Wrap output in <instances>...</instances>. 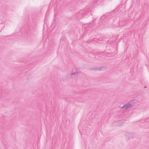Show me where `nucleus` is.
Returning <instances> with one entry per match:
<instances>
[{
	"instance_id": "11",
	"label": "nucleus",
	"mask_w": 149,
	"mask_h": 149,
	"mask_svg": "<svg viewBox=\"0 0 149 149\" xmlns=\"http://www.w3.org/2000/svg\"><path fill=\"white\" fill-rule=\"evenodd\" d=\"M94 115L93 114H92L91 115H90L89 116V118L90 119V121H92L93 120V118L94 117Z\"/></svg>"
},
{
	"instance_id": "6",
	"label": "nucleus",
	"mask_w": 149,
	"mask_h": 149,
	"mask_svg": "<svg viewBox=\"0 0 149 149\" xmlns=\"http://www.w3.org/2000/svg\"><path fill=\"white\" fill-rule=\"evenodd\" d=\"M128 22V19H125L120 18V19L119 25L120 27H125V26L127 24Z\"/></svg>"
},
{
	"instance_id": "13",
	"label": "nucleus",
	"mask_w": 149,
	"mask_h": 149,
	"mask_svg": "<svg viewBox=\"0 0 149 149\" xmlns=\"http://www.w3.org/2000/svg\"><path fill=\"white\" fill-rule=\"evenodd\" d=\"M113 41H110V40H109L107 42V44H110L111 45H113Z\"/></svg>"
},
{
	"instance_id": "10",
	"label": "nucleus",
	"mask_w": 149,
	"mask_h": 149,
	"mask_svg": "<svg viewBox=\"0 0 149 149\" xmlns=\"http://www.w3.org/2000/svg\"><path fill=\"white\" fill-rule=\"evenodd\" d=\"M123 120H120L117 122H115V123L117 124L118 126L122 125H123Z\"/></svg>"
},
{
	"instance_id": "9",
	"label": "nucleus",
	"mask_w": 149,
	"mask_h": 149,
	"mask_svg": "<svg viewBox=\"0 0 149 149\" xmlns=\"http://www.w3.org/2000/svg\"><path fill=\"white\" fill-rule=\"evenodd\" d=\"M106 69V68L105 67L102 66L100 68H94L93 70H105Z\"/></svg>"
},
{
	"instance_id": "16",
	"label": "nucleus",
	"mask_w": 149,
	"mask_h": 149,
	"mask_svg": "<svg viewBox=\"0 0 149 149\" xmlns=\"http://www.w3.org/2000/svg\"><path fill=\"white\" fill-rule=\"evenodd\" d=\"M54 10H55V13H56V12H57V9H56V8H55L54 9Z\"/></svg>"
},
{
	"instance_id": "14",
	"label": "nucleus",
	"mask_w": 149,
	"mask_h": 149,
	"mask_svg": "<svg viewBox=\"0 0 149 149\" xmlns=\"http://www.w3.org/2000/svg\"><path fill=\"white\" fill-rule=\"evenodd\" d=\"M78 73V72H75L74 73H73L72 74H71V75H76V74H77Z\"/></svg>"
},
{
	"instance_id": "5",
	"label": "nucleus",
	"mask_w": 149,
	"mask_h": 149,
	"mask_svg": "<svg viewBox=\"0 0 149 149\" xmlns=\"http://www.w3.org/2000/svg\"><path fill=\"white\" fill-rule=\"evenodd\" d=\"M106 56V54L105 52H99L97 53L95 57L97 59L102 60V59L105 58Z\"/></svg>"
},
{
	"instance_id": "17",
	"label": "nucleus",
	"mask_w": 149,
	"mask_h": 149,
	"mask_svg": "<svg viewBox=\"0 0 149 149\" xmlns=\"http://www.w3.org/2000/svg\"><path fill=\"white\" fill-rule=\"evenodd\" d=\"M128 139H131V137H129L128 138Z\"/></svg>"
},
{
	"instance_id": "8",
	"label": "nucleus",
	"mask_w": 149,
	"mask_h": 149,
	"mask_svg": "<svg viewBox=\"0 0 149 149\" xmlns=\"http://www.w3.org/2000/svg\"><path fill=\"white\" fill-rule=\"evenodd\" d=\"M132 106V104L128 103L127 104L124 105L123 106H122L121 105H120V107L121 108H125V109H127Z\"/></svg>"
},
{
	"instance_id": "15",
	"label": "nucleus",
	"mask_w": 149,
	"mask_h": 149,
	"mask_svg": "<svg viewBox=\"0 0 149 149\" xmlns=\"http://www.w3.org/2000/svg\"><path fill=\"white\" fill-rule=\"evenodd\" d=\"M47 12L46 13V15H45V20H46V19H47Z\"/></svg>"
},
{
	"instance_id": "1",
	"label": "nucleus",
	"mask_w": 149,
	"mask_h": 149,
	"mask_svg": "<svg viewBox=\"0 0 149 149\" xmlns=\"http://www.w3.org/2000/svg\"><path fill=\"white\" fill-rule=\"evenodd\" d=\"M120 12L117 10L107 13L101 17L99 24L102 28L107 27L109 25H111L113 23L115 19L118 15L120 14Z\"/></svg>"
},
{
	"instance_id": "3",
	"label": "nucleus",
	"mask_w": 149,
	"mask_h": 149,
	"mask_svg": "<svg viewBox=\"0 0 149 149\" xmlns=\"http://www.w3.org/2000/svg\"><path fill=\"white\" fill-rule=\"evenodd\" d=\"M93 24L91 23H90L88 24H85L83 26L84 29L83 30L84 32L82 35L83 36H85L86 35L89 36L91 32L93 30V27L94 26V22L97 19V18L94 19L93 17Z\"/></svg>"
},
{
	"instance_id": "19",
	"label": "nucleus",
	"mask_w": 149,
	"mask_h": 149,
	"mask_svg": "<svg viewBox=\"0 0 149 149\" xmlns=\"http://www.w3.org/2000/svg\"><path fill=\"white\" fill-rule=\"evenodd\" d=\"M92 68V70H93V68Z\"/></svg>"
},
{
	"instance_id": "20",
	"label": "nucleus",
	"mask_w": 149,
	"mask_h": 149,
	"mask_svg": "<svg viewBox=\"0 0 149 149\" xmlns=\"http://www.w3.org/2000/svg\"><path fill=\"white\" fill-rule=\"evenodd\" d=\"M147 87L146 86H145V88H146Z\"/></svg>"
},
{
	"instance_id": "21",
	"label": "nucleus",
	"mask_w": 149,
	"mask_h": 149,
	"mask_svg": "<svg viewBox=\"0 0 149 149\" xmlns=\"http://www.w3.org/2000/svg\"><path fill=\"white\" fill-rule=\"evenodd\" d=\"M132 139H133V137H132Z\"/></svg>"
},
{
	"instance_id": "18",
	"label": "nucleus",
	"mask_w": 149,
	"mask_h": 149,
	"mask_svg": "<svg viewBox=\"0 0 149 149\" xmlns=\"http://www.w3.org/2000/svg\"><path fill=\"white\" fill-rule=\"evenodd\" d=\"M130 134L129 133H128V134ZM128 136H129V135H128Z\"/></svg>"
},
{
	"instance_id": "4",
	"label": "nucleus",
	"mask_w": 149,
	"mask_h": 149,
	"mask_svg": "<svg viewBox=\"0 0 149 149\" xmlns=\"http://www.w3.org/2000/svg\"><path fill=\"white\" fill-rule=\"evenodd\" d=\"M88 7H86L84 10H81L76 14V16L78 19H81L85 15L88 14L90 10H88Z\"/></svg>"
},
{
	"instance_id": "12",
	"label": "nucleus",
	"mask_w": 149,
	"mask_h": 149,
	"mask_svg": "<svg viewBox=\"0 0 149 149\" xmlns=\"http://www.w3.org/2000/svg\"><path fill=\"white\" fill-rule=\"evenodd\" d=\"M145 122L146 123V124H148L149 123V118L145 119Z\"/></svg>"
},
{
	"instance_id": "7",
	"label": "nucleus",
	"mask_w": 149,
	"mask_h": 149,
	"mask_svg": "<svg viewBox=\"0 0 149 149\" xmlns=\"http://www.w3.org/2000/svg\"><path fill=\"white\" fill-rule=\"evenodd\" d=\"M106 0H94V3H96L100 5H102L104 4V2Z\"/></svg>"
},
{
	"instance_id": "2",
	"label": "nucleus",
	"mask_w": 149,
	"mask_h": 149,
	"mask_svg": "<svg viewBox=\"0 0 149 149\" xmlns=\"http://www.w3.org/2000/svg\"><path fill=\"white\" fill-rule=\"evenodd\" d=\"M36 25V18L35 16L33 15H30L24 27L20 30V32L28 35H31L35 29Z\"/></svg>"
}]
</instances>
